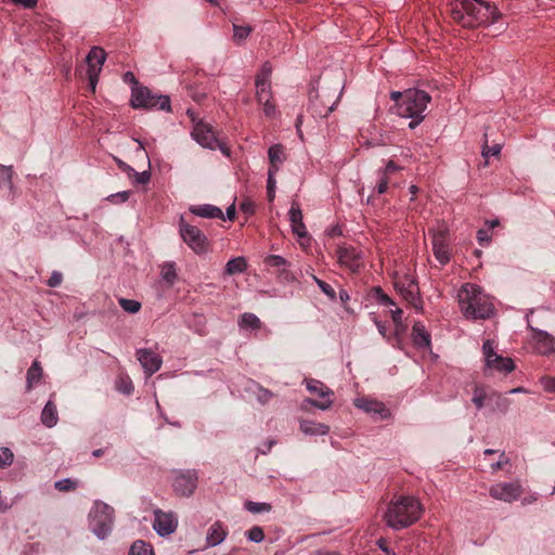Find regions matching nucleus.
<instances>
[{
  "instance_id": "603ef678",
  "label": "nucleus",
  "mask_w": 555,
  "mask_h": 555,
  "mask_svg": "<svg viewBox=\"0 0 555 555\" xmlns=\"http://www.w3.org/2000/svg\"><path fill=\"white\" fill-rule=\"evenodd\" d=\"M130 197V192L129 191H121V192H117L115 194H111L107 196V201L111 202L112 204H120V203H125L129 199Z\"/></svg>"
},
{
  "instance_id": "c03bdc74",
  "label": "nucleus",
  "mask_w": 555,
  "mask_h": 555,
  "mask_svg": "<svg viewBox=\"0 0 555 555\" xmlns=\"http://www.w3.org/2000/svg\"><path fill=\"white\" fill-rule=\"evenodd\" d=\"M487 398V393L482 387L476 386L474 388L472 401L476 405L477 410H481L483 408L485 400Z\"/></svg>"
},
{
  "instance_id": "f257e3e1",
  "label": "nucleus",
  "mask_w": 555,
  "mask_h": 555,
  "mask_svg": "<svg viewBox=\"0 0 555 555\" xmlns=\"http://www.w3.org/2000/svg\"><path fill=\"white\" fill-rule=\"evenodd\" d=\"M450 14L454 22L467 28L491 25L502 17L494 4L483 0H451Z\"/></svg>"
},
{
  "instance_id": "aec40b11",
  "label": "nucleus",
  "mask_w": 555,
  "mask_h": 555,
  "mask_svg": "<svg viewBox=\"0 0 555 555\" xmlns=\"http://www.w3.org/2000/svg\"><path fill=\"white\" fill-rule=\"evenodd\" d=\"M532 332L534 347L540 354L547 356L555 352V338L545 331L529 326Z\"/></svg>"
},
{
  "instance_id": "5fc2aeb1",
  "label": "nucleus",
  "mask_w": 555,
  "mask_h": 555,
  "mask_svg": "<svg viewBox=\"0 0 555 555\" xmlns=\"http://www.w3.org/2000/svg\"><path fill=\"white\" fill-rule=\"evenodd\" d=\"M477 240L481 246H487L491 242L489 229H479L477 232Z\"/></svg>"
},
{
  "instance_id": "3c124183",
  "label": "nucleus",
  "mask_w": 555,
  "mask_h": 555,
  "mask_svg": "<svg viewBox=\"0 0 555 555\" xmlns=\"http://www.w3.org/2000/svg\"><path fill=\"white\" fill-rule=\"evenodd\" d=\"M130 179H133L135 184H146L151 179V172L149 170L138 172L133 169Z\"/></svg>"
},
{
  "instance_id": "c756f323",
  "label": "nucleus",
  "mask_w": 555,
  "mask_h": 555,
  "mask_svg": "<svg viewBox=\"0 0 555 555\" xmlns=\"http://www.w3.org/2000/svg\"><path fill=\"white\" fill-rule=\"evenodd\" d=\"M238 327L242 330L257 331L261 327L260 319L250 312H245L240 315L237 321Z\"/></svg>"
},
{
  "instance_id": "7ed1b4c3",
  "label": "nucleus",
  "mask_w": 555,
  "mask_h": 555,
  "mask_svg": "<svg viewBox=\"0 0 555 555\" xmlns=\"http://www.w3.org/2000/svg\"><path fill=\"white\" fill-rule=\"evenodd\" d=\"M423 513L422 504L414 496H400L391 502L385 514L387 525L400 530L417 521Z\"/></svg>"
},
{
  "instance_id": "f8f14e48",
  "label": "nucleus",
  "mask_w": 555,
  "mask_h": 555,
  "mask_svg": "<svg viewBox=\"0 0 555 555\" xmlns=\"http://www.w3.org/2000/svg\"><path fill=\"white\" fill-rule=\"evenodd\" d=\"M521 493L522 488L518 481L499 482L492 485L489 489V494L491 498L507 503L518 500Z\"/></svg>"
},
{
  "instance_id": "6e6552de",
  "label": "nucleus",
  "mask_w": 555,
  "mask_h": 555,
  "mask_svg": "<svg viewBox=\"0 0 555 555\" xmlns=\"http://www.w3.org/2000/svg\"><path fill=\"white\" fill-rule=\"evenodd\" d=\"M179 234L182 241L197 255L209 250V242L201 229L189 224L183 216L179 219Z\"/></svg>"
},
{
  "instance_id": "b1692460",
  "label": "nucleus",
  "mask_w": 555,
  "mask_h": 555,
  "mask_svg": "<svg viewBox=\"0 0 555 555\" xmlns=\"http://www.w3.org/2000/svg\"><path fill=\"white\" fill-rule=\"evenodd\" d=\"M412 340L416 348L428 349L431 345L430 334L420 321L414 322L412 326Z\"/></svg>"
},
{
  "instance_id": "9b49d317",
  "label": "nucleus",
  "mask_w": 555,
  "mask_h": 555,
  "mask_svg": "<svg viewBox=\"0 0 555 555\" xmlns=\"http://www.w3.org/2000/svg\"><path fill=\"white\" fill-rule=\"evenodd\" d=\"M197 473L194 469L178 470L175 474L172 487L177 494L190 496L197 487Z\"/></svg>"
},
{
  "instance_id": "e2e57ef3",
  "label": "nucleus",
  "mask_w": 555,
  "mask_h": 555,
  "mask_svg": "<svg viewBox=\"0 0 555 555\" xmlns=\"http://www.w3.org/2000/svg\"><path fill=\"white\" fill-rule=\"evenodd\" d=\"M16 5H21L24 9H34L37 7L38 0H10Z\"/></svg>"
},
{
  "instance_id": "20e7f679",
  "label": "nucleus",
  "mask_w": 555,
  "mask_h": 555,
  "mask_svg": "<svg viewBox=\"0 0 555 555\" xmlns=\"http://www.w3.org/2000/svg\"><path fill=\"white\" fill-rule=\"evenodd\" d=\"M431 96L420 89H408L403 92V100L398 103L397 112L403 118H409V128L414 129L425 118V111Z\"/></svg>"
},
{
  "instance_id": "7c9ffc66",
  "label": "nucleus",
  "mask_w": 555,
  "mask_h": 555,
  "mask_svg": "<svg viewBox=\"0 0 555 555\" xmlns=\"http://www.w3.org/2000/svg\"><path fill=\"white\" fill-rule=\"evenodd\" d=\"M247 269V261L244 257H236L230 259L224 267L225 275H234L245 272Z\"/></svg>"
},
{
  "instance_id": "473e14b6",
  "label": "nucleus",
  "mask_w": 555,
  "mask_h": 555,
  "mask_svg": "<svg viewBox=\"0 0 555 555\" xmlns=\"http://www.w3.org/2000/svg\"><path fill=\"white\" fill-rule=\"evenodd\" d=\"M129 555H154V550L143 540H137L130 546Z\"/></svg>"
},
{
  "instance_id": "4468645a",
  "label": "nucleus",
  "mask_w": 555,
  "mask_h": 555,
  "mask_svg": "<svg viewBox=\"0 0 555 555\" xmlns=\"http://www.w3.org/2000/svg\"><path fill=\"white\" fill-rule=\"evenodd\" d=\"M336 253L339 263L352 272H357L363 266L362 251L353 246H339Z\"/></svg>"
},
{
  "instance_id": "6e6d98bb",
  "label": "nucleus",
  "mask_w": 555,
  "mask_h": 555,
  "mask_svg": "<svg viewBox=\"0 0 555 555\" xmlns=\"http://www.w3.org/2000/svg\"><path fill=\"white\" fill-rule=\"evenodd\" d=\"M501 149L502 146L500 144H494L493 146H483L482 149V157L486 158V160L490 157V156H496L500 154L501 152Z\"/></svg>"
},
{
  "instance_id": "cd10ccee",
  "label": "nucleus",
  "mask_w": 555,
  "mask_h": 555,
  "mask_svg": "<svg viewBox=\"0 0 555 555\" xmlns=\"http://www.w3.org/2000/svg\"><path fill=\"white\" fill-rule=\"evenodd\" d=\"M40 418L41 423L48 428H52L57 424V410L52 400H49L43 406Z\"/></svg>"
},
{
  "instance_id": "f03ea898",
  "label": "nucleus",
  "mask_w": 555,
  "mask_h": 555,
  "mask_svg": "<svg viewBox=\"0 0 555 555\" xmlns=\"http://www.w3.org/2000/svg\"><path fill=\"white\" fill-rule=\"evenodd\" d=\"M459 306L466 319H489L494 313V306L480 286L472 283L462 285L457 293Z\"/></svg>"
},
{
  "instance_id": "f3484780",
  "label": "nucleus",
  "mask_w": 555,
  "mask_h": 555,
  "mask_svg": "<svg viewBox=\"0 0 555 555\" xmlns=\"http://www.w3.org/2000/svg\"><path fill=\"white\" fill-rule=\"evenodd\" d=\"M306 386L310 392L315 393L321 398H326L322 401L307 399V403L322 411L328 410L332 406L333 401L330 399V396L333 395V391L331 389L324 387L323 384L317 379L307 380Z\"/></svg>"
},
{
  "instance_id": "dca6fc26",
  "label": "nucleus",
  "mask_w": 555,
  "mask_h": 555,
  "mask_svg": "<svg viewBox=\"0 0 555 555\" xmlns=\"http://www.w3.org/2000/svg\"><path fill=\"white\" fill-rule=\"evenodd\" d=\"M178 521L173 513L163 512L162 509L154 511L153 529L160 537H166L173 533L177 529Z\"/></svg>"
},
{
  "instance_id": "ea45409f",
  "label": "nucleus",
  "mask_w": 555,
  "mask_h": 555,
  "mask_svg": "<svg viewBox=\"0 0 555 555\" xmlns=\"http://www.w3.org/2000/svg\"><path fill=\"white\" fill-rule=\"evenodd\" d=\"M116 389L124 395H131L134 390L133 383L128 376H119L116 380Z\"/></svg>"
},
{
  "instance_id": "a19ab883",
  "label": "nucleus",
  "mask_w": 555,
  "mask_h": 555,
  "mask_svg": "<svg viewBox=\"0 0 555 555\" xmlns=\"http://www.w3.org/2000/svg\"><path fill=\"white\" fill-rule=\"evenodd\" d=\"M12 166L0 165V186H7L9 189H12Z\"/></svg>"
},
{
  "instance_id": "864d4df0",
  "label": "nucleus",
  "mask_w": 555,
  "mask_h": 555,
  "mask_svg": "<svg viewBox=\"0 0 555 555\" xmlns=\"http://www.w3.org/2000/svg\"><path fill=\"white\" fill-rule=\"evenodd\" d=\"M273 392L269 389H266L261 386H258V391H257V400L261 403V404H266L268 403L272 398H273Z\"/></svg>"
},
{
  "instance_id": "79ce46f5",
  "label": "nucleus",
  "mask_w": 555,
  "mask_h": 555,
  "mask_svg": "<svg viewBox=\"0 0 555 555\" xmlns=\"http://www.w3.org/2000/svg\"><path fill=\"white\" fill-rule=\"evenodd\" d=\"M256 99L257 102H268L272 100L271 85L264 86V83H257L256 86Z\"/></svg>"
},
{
  "instance_id": "4c0bfd02",
  "label": "nucleus",
  "mask_w": 555,
  "mask_h": 555,
  "mask_svg": "<svg viewBox=\"0 0 555 555\" xmlns=\"http://www.w3.org/2000/svg\"><path fill=\"white\" fill-rule=\"evenodd\" d=\"M118 304L124 311H126L130 314L138 313L142 308V305L140 301L134 300V299L124 298V297L118 299Z\"/></svg>"
},
{
  "instance_id": "49530a36",
  "label": "nucleus",
  "mask_w": 555,
  "mask_h": 555,
  "mask_svg": "<svg viewBox=\"0 0 555 555\" xmlns=\"http://www.w3.org/2000/svg\"><path fill=\"white\" fill-rule=\"evenodd\" d=\"M312 279L317 283L319 288L328 297L330 300H336V292L328 283L320 280L315 275H313Z\"/></svg>"
},
{
  "instance_id": "0eeeda50",
  "label": "nucleus",
  "mask_w": 555,
  "mask_h": 555,
  "mask_svg": "<svg viewBox=\"0 0 555 555\" xmlns=\"http://www.w3.org/2000/svg\"><path fill=\"white\" fill-rule=\"evenodd\" d=\"M343 89L335 88L330 93L328 88L311 91L309 94V107L312 113L321 118L327 117L336 107Z\"/></svg>"
},
{
  "instance_id": "1a4fd4ad",
  "label": "nucleus",
  "mask_w": 555,
  "mask_h": 555,
  "mask_svg": "<svg viewBox=\"0 0 555 555\" xmlns=\"http://www.w3.org/2000/svg\"><path fill=\"white\" fill-rule=\"evenodd\" d=\"M486 366L494 369L501 373H511L515 369L514 361L511 358H504L498 354L494 350L493 341L487 339L482 345Z\"/></svg>"
},
{
  "instance_id": "5701e85b",
  "label": "nucleus",
  "mask_w": 555,
  "mask_h": 555,
  "mask_svg": "<svg viewBox=\"0 0 555 555\" xmlns=\"http://www.w3.org/2000/svg\"><path fill=\"white\" fill-rule=\"evenodd\" d=\"M289 221L292 225V231L298 237L304 238L307 237L308 232L306 230V225L302 221V212L298 202L293 201L289 209Z\"/></svg>"
},
{
  "instance_id": "58836bf2",
  "label": "nucleus",
  "mask_w": 555,
  "mask_h": 555,
  "mask_svg": "<svg viewBox=\"0 0 555 555\" xmlns=\"http://www.w3.org/2000/svg\"><path fill=\"white\" fill-rule=\"evenodd\" d=\"M253 28L249 25L241 26L233 24V40L241 44L251 33Z\"/></svg>"
},
{
  "instance_id": "a18cd8bd",
  "label": "nucleus",
  "mask_w": 555,
  "mask_h": 555,
  "mask_svg": "<svg viewBox=\"0 0 555 555\" xmlns=\"http://www.w3.org/2000/svg\"><path fill=\"white\" fill-rule=\"evenodd\" d=\"M77 486L78 482L70 478H64L54 482V488L61 492L75 490Z\"/></svg>"
},
{
  "instance_id": "a878e982",
  "label": "nucleus",
  "mask_w": 555,
  "mask_h": 555,
  "mask_svg": "<svg viewBox=\"0 0 555 555\" xmlns=\"http://www.w3.org/2000/svg\"><path fill=\"white\" fill-rule=\"evenodd\" d=\"M190 211L193 215L201 217V218L224 220L223 211L219 207L210 205V204L193 206V207H191Z\"/></svg>"
},
{
  "instance_id": "4d7b16f0",
  "label": "nucleus",
  "mask_w": 555,
  "mask_h": 555,
  "mask_svg": "<svg viewBox=\"0 0 555 555\" xmlns=\"http://www.w3.org/2000/svg\"><path fill=\"white\" fill-rule=\"evenodd\" d=\"M259 105H262L263 113L267 117H273L275 115L276 108L272 100H268V102H259Z\"/></svg>"
},
{
  "instance_id": "2eb2a0df",
  "label": "nucleus",
  "mask_w": 555,
  "mask_h": 555,
  "mask_svg": "<svg viewBox=\"0 0 555 555\" xmlns=\"http://www.w3.org/2000/svg\"><path fill=\"white\" fill-rule=\"evenodd\" d=\"M431 237L433 251L436 259L440 264H446L450 261V254L448 249V234L444 230H429Z\"/></svg>"
},
{
  "instance_id": "2f4dec72",
  "label": "nucleus",
  "mask_w": 555,
  "mask_h": 555,
  "mask_svg": "<svg viewBox=\"0 0 555 555\" xmlns=\"http://www.w3.org/2000/svg\"><path fill=\"white\" fill-rule=\"evenodd\" d=\"M268 157L270 160V168H279V165L284 162V147L281 144H274L269 147Z\"/></svg>"
},
{
  "instance_id": "bf43d9fd",
  "label": "nucleus",
  "mask_w": 555,
  "mask_h": 555,
  "mask_svg": "<svg viewBox=\"0 0 555 555\" xmlns=\"http://www.w3.org/2000/svg\"><path fill=\"white\" fill-rule=\"evenodd\" d=\"M388 190V177L379 175V180L376 185L377 194H384Z\"/></svg>"
},
{
  "instance_id": "393cba45",
  "label": "nucleus",
  "mask_w": 555,
  "mask_h": 555,
  "mask_svg": "<svg viewBox=\"0 0 555 555\" xmlns=\"http://www.w3.org/2000/svg\"><path fill=\"white\" fill-rule=\"evenodd\" d=\"M228 535V531L223 524L219 520L215 521L208 529L206 535L207 547H214L221 544Z\"/></svg>"
},
{
  "instance_id": "052dcab7",
  "label": "nucleus",
  "mask_w": 555,
  "mask_h": 555,
  "mask_svg": "<svg viewBox=\"0 0 555 555\" xmlns=\"http://www.w3.org/2000/svg\"><path fill=\"white\" fill-rule=\"evenodd\" d=\"M397 170H399V166L393 160H389L383 171L379 172V175L388 177Z\"/></svg>"
},
{
  "instance_id": "412c9836",
  "label": "nucleus",
  "mask_w": 555,
  "mask_h": 555,
  "mask_svg": "<svg viewBox=\"0 0 555 555\" xmlns=\"http://www.w3.org/2000/svg\"><path fill=\"white\" fill-rule=\"evenodd\" d=\"M137 357L147 376H152L162 367L160 356L151 349H138Z\"/></svg>"
},
{
  "instance_id": "6ab92c4d",
  "label": "nucleus",
  "mask_w": 555,
  "mask_h": 555,
  "mask_svg": "<svg viewBox=\"0 0 555 555\" xmlns=\"http://www.w3.org/2000/svg\"><path fill=\"white\" fill-rule=\"evenodd\" d=\"M192 138L203 147L209 150H216L218 145V140L208 124L203 122L202 120L197 121L193 130L191 132Z\"/></svg>"
},
{
  "instance_id": "69168bd1",
  "label": "nucleus",
  "mask_w": 555,
  "mask_h": 555,
  "mask_svg": "<svg viewBox=\"0 0 555 555\" xmlns=\"http://www.w3.org/2000/svg\"><path fill=\"white\" fill-rule=\"evenodd\" d=\"M275 444V440H267L261 448L258 449V451L261 453V454H267L268 452H270L271 448Z\"/></svg>"
},
{
  "instance_id": "72a5a7b5",
  "label": "nucleus",
  "mask_w": 555,
  "mask_h": 555,
  "mask_svg": "<svg viewBox=\"0 0 555 555\" xmlns=\"http://www.w3.org/2000/svg\"><path fill=\"white\" fill-rule=\"evenodd\" d=\"M163 280L169 285H173L177 280V271L175 262H166L162 267L160 271Z\"/></svg>"
},
{
  "instance_id": "c9c22d12",
  "label": "nucleus",
  "mask_w": 555,
  "mask_h": 555,
  "mask_svg": "<svg viewBox=\"0 0 555 555\" xmlns=\"http://www.w3.org/2000/svg\"><path fill=\"white\" fill-rule=\"evenodd\" d=\"M244 507L253 514L269 513L272 509V505L270 503L253 501H246L244 503Z\"/></svg>"
},
{
  "instance_id": "680f3d73",
  "label": "nucleus",
  "mask_w": 555,
  "mask_h": 555,
  "mask_svg": "<svg viewBox=\"0 0 555 555\" xmlns=\"http://www.w3.org/2000/svg\"><path fill=\"white\" fill-rule=\"evenodd\" d=\"M122 80L126 83H130L132 87H141L142 85L139 83L138 79L135 78L134 74L132 72H126L122 76Z\"/></svg>"
},
{
  "instance_id": "9d476101",
  "label": "nucleus",
  "mask_w": 555,
  "mask_h": 555,
  "mask_svg": "<svg viewBox=\"0 0 555 555\" xmlns=\"http://www.w3.org/2000/svg\"><path fill=\"white\" fill-rule=\"evenodd\" d=\"M106 60V52L100 47H93L86 57L88 66V79L91 90L94 92L96 83L99 81V75L102 70V66Z\"/></svg>"
},
{
  "instance_id": "4be33fe9",
  "label": "nucleus",
  "mask_w": 555,
  "mask_h": 555,
  "mask_svg": "<svg viewBox=\"0 0 555 555\" xmlns=\"http://www.w3.org/2000/svg\"><path fill=\"white\" fill-rule=\"evenodd\" d=\"M354 405L366 413L379 416V418L382 420H385L390 416L389 410L385 406L383 402L377 400L358 398L354 401Z\"/></svg>"
},
{
  "instance_id": "e433bc0d",
  "label": "nucleus",
  "mask_w": 555,
  "mask_h": 555,
  "mask_svg": "<svg viewBox=\"0 0 555 555\" xmlns=\"http://www.w3.org/2000/svg\"><path fill=\"white\" fill-rule=\"evenodd\" d=\"M271 74H272V66L269 62H264L259 70V73L256 76L255 85L257 83H264V86L271 85Z\"/></svg>"
},
{
  "instance_id": "37998d69",
  "label": "nucleus",
  "mask_w": 555,
  "mask_h": 555,
  "mask_svg": "<svg viewBox=\"0 0 555 555\" xmlns=\"http://www.w3.org/2000/svg\"><path fill=\"white\" fill-rule=\"evenodd\" d=\"M373 297L377 302L384 306H395V301L382 289L379 286H375L372 289Z\"/></svg>"
},
{
  "instance_id": "de8ad7c7",
  "label": "nucleus",
  "mask_w": 555,
  "mask_h": 555,
  "mask_svg": "<svg viewBox=\"0 0 555 555\" xmlns=\"http://www.w3.org/2000/svg\"><path fill=\"white\" fill-rule=\"evenodd\" d=\"M246 538L250 542L260 543L264 539V532L263 529L259 526H254L245 533Z\"/></svg>"
},
{
  "instance_id": "f704fd0d",
  "label": "nucleus",
  "mask_w": 555,
  "mask_h": 555,
  "mask_svg": "<svg viewBox=\"0 0 555 555\" xmlns=\"http://www.w3.org/2000/svg\"><path fill=\"white\" fill-rule=\"evenodd\" d=\"M488 400L493 403V410H499L502 413L508 410L509 400L506 397L493 392L488 396Z\"/></svg>"
},
{
  "instance_id": "13d9d810",
  "label": "nucleus",
  "mask_w": 555,
  "mask_h": 555,
  "mask_svg": "<svg viewBox=\"0 0 555 555\" xmlns=\"http://www.w3.org/2000/svg\"><path fill=\"white\" fill-rule=\"evenodd\" d=\"M62 281H63V275H62V273H61V272H59V271H53V272L51 273V276H50V278H49V280H48V285H49L50 287H57V286H60V285H61Z\"/></svg>"
},
{
  "instance_id": "774afa93",
  "label": "nucleus",
  "mask_w": 555,
  "mask_h": 555,
  "mask_svg": "<svg viewBox=\"0 0 555 555\" xmlns=\"http://www.w3.org/2000/svg\"><path fill=\"white\" fill-rule=\"evenodd\" d=\"M543 384H544L545 390H547L548 392L555 391V379L554 378H543Z\"/></svg>"
},
{
  "instance_id": "bb28decb",
  "label": "nucleus",
  "mask_w": 555,
  "mask_h": 555,
  "mask_svg": "<svg viewBox=\"0 0 555 555\" xmlns=\"http://www.w3.org/2000/svg\"><path fill=\"white\" fill-rule=\"evenodd\" d=\"M299 427L307 436H325L330 431V427L327 425L308 420L301 421Z\"/></svg>"
},
{
  "instance_id": "8fccbe9b",
  "label": "nucleus",
  "mask_w": 555,
  "mask_h": 555,
  "mask_svg": "<svg viewBox=\"0 0 555 555\" xmlns=\"http://www.w3.org/2000/svg\"><path fill=\"white\" fill-rule=\"evenodd\" d=\"M14 454L9 448L0 450V468H5L13 463Z\"/></svg>"
},
{
  "instance_id": "423d86ee",
  "label": "nucleus",
  "mask_w": 555,
  "mask_h": 555,
  "mask_svg": "<svg viewBox=\"0 0 555 555\" xmlns=\"http://www.w3.org/2000/svg\"><path fill=\"white\" fill-rule=\"evenodd\" d=\"M130 104L133 108L171 111L170 98L153 92L145 86L131 88Z\"/></svg>"
},
{
  "instance_id": "ddd939ff",
  "label": "nucleus",
  "mask_w": 555,
  "mask_h": 555,
  "mask_svg": "<svg viewBox=\"0 0 555 555\" xmlns=\"http://www.w3.org/2000/svg\"><path fill=\"white\" fill-rule=\"evenodd\" d=\"M396 289L411 306L417 311L423 309V300L420 296L418 285L414 279L404 278V280L395 283Z\"/></svg>"
},
{
  "instance_id": "c85d7f7f",
  "label": "nucleus",
  "mask_w": 555,
  "mask_h": 555,
  "mask_svg": "<svg viewBox=\"0 0 555 555\" xmlns=\"http://www.w3.org/2000/svg\"><path fill=\"white\" fill-rule=\"evenodd\" d=\"M42 367L39 361L35 360L26 374V389L29 391L37 385L42 378Z\"/></svg>"
},
{
  "instance_id": "a211bd4d",
  "label": "nucleus",
  "mask_w": 555,
  "mask_h": 555,
  "mask_svg": "<svg viewBox=\"0 0 555 555\" xmlns=\"http://www.w3.org/2000/svg\"><path fill=\"white\" fill-rule=\"evenodd\" d=\"M264 264L271 268H275L278 279L282 283H293L296 278L289 270L291 262L280 255H268L264 260Z\"/></svg>"
},
{
  "instance_id": "0e129e2a",
  "label": "nucleus",
  "mask_w": 555,
  "mask_h": 555,
  "mask_svg": "<svg viewBox=\"0 0 555 555\" xmlns=\"http://www.w3.org/2000/svg\"><path fill=\"white\" fill-rule=\"evenodd\" d=\"M374 323L379 332V334L384 337V338H387L389 339L388 335H387V325L386 323L382 322V321H378L376 318L374 319Z\"/></svg>"
},
{
  "instance_id": "338daca9",
  "label": "nucleus",
  "mask_w": 555,
  "mask_h": 555,
  "mask_svg": "<svg viewBox=\"0 0 555 555\" xmlns=\"http://www.w3.org/2000/svg\"><path fill=\"white\" fill-rule=\"evenodd\" d=\"M117 165L119 169H121L124 172L128 175L129 178H131V172L133 171V168L126 164L125 162L117 159Z\"/></svg>"
},
{
  "instance_id": "39448f33",
  "label": "nucleus",
  "mask_w": 555,
  "mask_h": 555,
  "mask_svg": "<svg viewBox=\"0 0 555 555\" xmlns=\"http://www.w3.org/2000/svg\"><path fill=\"white\" fill-rule=\"evenodd\" d=\"M115 511L108 504L102 501H95L89 513V528L94 535L100 539H106L114 527Z\"/></svg>"
},
{
  "instance_id": "09e8293b",
  "label": "nucleus",
  "mask_w": 555,
  "mask_h": 555,
  "mask_svg": "<svg viewBox=\"0 0 555 555\" xmlns=\"http://www.w3.org/2000/svg\"><path fill=\"white\" fill-rule=\"evenodd\" d=\"M279 171V168H269L268 171V180H267V191L269 201H273L275 193V179L274 175Z\"/></svg>"
}]
</instances>
